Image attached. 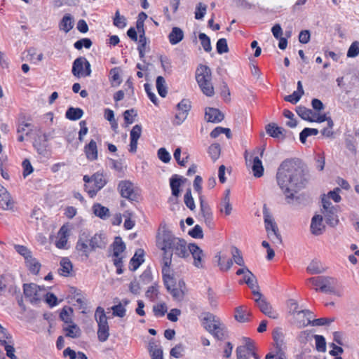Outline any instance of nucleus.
<instances>
[{
    "mask_svg": "<svg viewBox=\"0 0 359 359\" xmlns=\"http://www.w3.org/2000/svg\"><path fill=\"white\" fill-rule=\"evenodd\" d=\"M310 179L307 166L299 158H287L278 168L276 180L288 203L299 200L294 193L304 189Z\"/></svg>",
    "mask_w": 359,
    "mask_h": 359,
    "instance_id": "obj_1",
    "label": "nucleus"
},
{
    "mask_svg": "<svg viewBox=\"0 0 359 359\" xmlns=\"http://www.w3.org/2000/svg\"><path fill=\"white\" fill-rule=\"evenodd\" d=\"M196 80L203 94L208 97L214 95V88L211 83L212 72L208 66L201 64L198 66L196 70Z\"/></svg>",
    "mask_w": 359,
    "mask_h": 359,
    "instance_id": "obj_2",
    "label": "nucleus"
},
{
    "mask_svg": "<svg viewBox=\"0 0 359 359\" xmlns=\"http://www.w3.org/2000/svg\"><path fill=\"white\" fill-rule=\"evenodd\" d=\"M203 325L205 329L213 334L217 339L222 340L226 332L225 326L222 324L216 316L210 313H203Z\"/></svg>",
    "mask_w": 359,
    "mask_h": 359,
    "instance_id": "obj_3",
    "label": "nucleus"
},
{
    "mask_svg": "<svg viewBox=\"0 0 359 359\" xmlns=\"http://www.w3.org/2000/svg\"><path fill=\"white\" fill-rule=\"evenodd\" d=\"M314 286L319 287L316 288V291L321 292L330 293L341 297V293L337 291L335 285L337 280L330 276H320L312 277L307 280Z\"/></svg>",
    "mask_w": 359,
    "mask_h": 359,
    "instance_id": "obj_4",
    "label": "nucleus"
},
{
    "mask_svg": "<svg viewBox=\"0 0 359 359\" xmlns=\"http://www.w3.org/2000/svg\"><path fill=\"white\" fill-rule=\"evenodd\" d=\"M165 237L172 241L170 249L175 255L181 258L189 257V252L187 249V242L184 239L175 237L170 231L167 229L163 231L160 239H165Z\"/></svg>",
    "mask_w": 359,
    "mask_h": 359,
    "instance_id": "obj_5",
    "label": "nucleus"
},
{
    "mask_svg": "<svg viewBox=\"0 0 359 359\" xmlns=\"http://www.w3.org/2000/svg\"><path fill=\"white\" fill-rule=\"evenodd\" d=\"M95 319L97 323V339L100 342L106 341L109 337V326L104 309L98 306L95 312Z\"/></svg>",
    "mask_w": 359,
    "mask_h": 359,
    "instance_id": "obj_6",
    "label": "nucleus"
},
{
    "mask_svg": "<svg viewBox=\"0 0 359 359\" xmlns=\"http://www.w3.org/2000/svg\"><path fill=\"white\" fill-rule=\"evenodd\" d=\"M162 278L163 284L167 291L170 292L174 299L182 300L184 296V292L178 290L176 287L177 281L170 269H162Z\"/></svg>",
    "mask_w": 359,
    "mask_h": 359,
    "instance_id": "obj_7",
    "label": "nucleus"
},
{
    "mask_svg": "<svg viewBox=\"0 0 359 359\" xmlns=\"http://www.w3.org/2000/svg\"><path fill=\"white\" fill-rule=\"evenodd\" d=\"M263 215L264 221L265 224V229L268 233L269 236L273 235L276 241L281 243L282 239L281 236L278 231V228L276 223L273 221L272 215H271L269 208L266 205L264 204L263 206Z\"/></svg>",
    "mask_w": 359,
    "mask_h": 359,
    "instance_id": "obj_8",
    "label": "nucleus"
},
{
    "mask_svg": "<svg viewBox=\"0 0 359 359\" xmlns=\"http://www.w3.org/2000/svg\"><path fill=\"white\" fill-rule=\"evenodd\" d=\"M72 73L77 78L90 76V62L85 57H77L73 62Z\"/></svg>",
    "mask_w": 359,
    "mask_h": 359,
    "instance_id": "obj_9",
    "label": "nucleus"
},
{
    "mask_svg": "<svg viewBox=\"0 0 359 359\" xmlns=\"http://www.w3.org/2000/svg\"><path fill=\"white\" fill-rule=\"evenodd\" d=\"M159 241V248L163 251V266L162 269H170V266L172 264V258L173 255V252L170 249L171 240L169 238L165 237V239H160Z\"/></svg>",
    "mask_w": 359,
    "mask_h": 359,
    "instance_id": "obj_10",
    "label": "nucleus"
},
{
    "mask_svg": "<svg viewBox=\"0 0 359 359\" xmlns=\"http://www.w3.org/2000/svg\"><path fill=\"white\" fill-rule=\"evenodd\" d=\"M22 287L25 298L28 299L31 304H35L41 301L38 292L41 290H44V287H41L32 283H24Z\"/></svg>",
    "mask_w": 359,
    "mask_h": 359,
    "instance_id": "obj_11",
    "label": "nucleus"
},
{
    "mask_svg": "<svg viewBox=\"0 0 359 359\" xmlns=\"http://www.w3.org/2000/svg\"><path fill=\"white\" fill-rule=\"evenodd\" d=\"M244 158L247 165L252 163V170L255 177H261L264 175V167L262 161L258 156L253 157L252 154H249L246 150L244 153Z\"/></svg>",
    "mask_w": 359,
    "mask_h": 359,
    "instance_id": "obj_12",
    "label": "nucleus"
},
{
    "mask_svg": "<svg viewBox=\"0 0 359 359\" xmlns=\"http://www.w3.org/2000/svg\"><path fill=\"white\" fill-rule=\"evenodd\" d=\"M118 189L122 197L132 201H137L139 196L134 191L133 184L128 180H123L118 183Z\"/></svg>",
    "mask_w": 359,
    "mask_h": 359,
    "instance_id": "obj_13",
    "label": "nucleus"
},
{
    "mask_svg": "<svg viewBox=\"0 0 359 359\" xmlns=\"http://www.w3.org/2000/svg\"><path fill=\"white\" fill-rule=\"evenodd\" d=\"M200 212L203 218L204 222L209 229H213L215 226L213 221V214L209 204L205 201L203 196H199Z\"/></svg>",
    "mask_w": 359,
    "mask_h": 359,
    "instance_id": "obj_14",
    "label": "nucleus"
},
{
    "mask_svg": "<svg viewBox=\"0 0 359 359\" xmlns=\"http://www.w3.org/2000/svg\"><path fill=\"white\" fill-rule=\"evenodd\" d=\"M107 182L106 175H104L103 172H97L91 175V183L93 184L91 187V198H93L105 186Z\"/></svg>",
    "mask_w": 359,
    "mask_h": 359,
    "instance_id": "obj_15",
    "label": "nucleus"
},
{
    "mask_svg": "<svg viewBox=\"0 0 359 359\" xmlns=\"http://www.w3.org/2000/svg\"><path fill=\"white\" fill-rule=\"evenodd\" d=\"M187 181V178L177 175L174 174L171 176V177L169 180L170 182V187L171 189L172 195L175 197L178 198L181 194V186L184 184Z\"/></svg>",
    "mask_w": 359,
    "mask_h": 359,
    "instance_id": "obj_16",
    "label": "nucleus"
},
{
    "mask_svg": "<svg viewBox=\"0 0 359 359\" xmlns=\"http://www.w3.org/2000/svg\"><path fill=\"white\" fill-rule=\"evenodd\" d=\"M265 130L266 133L273 138L283 140L286 137L287 130L275 123H270L266 125Z\"/></svg>",
    "mask_w": 359,
    "mask_h": 359,
    "instance_id": "obj_17",
    "label": "nucleus"
},
{
    "mask_svg": "<svg viewBox=\"0 0 359 359\" xmlns=\"http://www.w3.org/2000/svg\"><path fill=\"white\" fill-rule=\"evenodd\" d=\"M188 249L194 258V265L198 269L203 268L202 260L204 253L203 250L196 243H190Z\"/></svg>",
    "mask_w": 359,
    "mask_h": 359,
    "instance_id": "obj_18",
    "label": "nucleus"
},
{
    "mask_svg": "<svg viewBox=\"0 0 359 359\" xmlns=\"http://www.w3.org/2000/svg\"><path fill=\"white\" fill-rule=\"evenodd\" d=\"M255 302L260 311L269 318L276 319L278 317V314L276 311H273L269 302L266 301V299H255Z\"/></svg>",
    "mask_w": 359,
    "mask_h": 359,
    "instance_id": "obj_19",
    "label": "nucleus"
},
{
    "mask_svg": "<svg viewBox=\"0 0 359 359\" xmlns=\"http://www.w3.org/2000/svg\"><path fill=\"white\" fill-rule=\"evenodd\" d=\"M323 217L320 215H315L312 219L310 226L311 232L315 236H320L325 230V226L323 224Z\"/></svg>",
    "mask_w": 359,
    "mask_h": 359,
    "instance_id": "obj_20",
    "label": "nucleus"
},
{
    "mask_svg": "<svg viewBox=\"0 0 359 359\" xmlns=\"http://www.w3.org/2000/svg\"><path fill=\"white\" fill-rule=\"evenodd\" d=\"M90 245L89 233L83 232L80 234L76 243V248L79 252H81L82 256L86 258L88 257V246Z\"/></svg>",
    "mask_w": 359,
    "mask_h": 359,
    "instance_id": "obj_21",
    "label": "nucleus"
},
{
    "mask_svg": "<svg viewBox=\"0 0 359 359\" xmlns=\"http://www.w3.org/2000/svg\"><path fill=\"white\" fill-rule=\"evenodd\" d=\"M205 118L208 122L219 123L224 118V115L218 109L207 107L205 109Z\"/></svg>",
    "mask_w": 359,
    "mask_h": 359,
    "instance_id": "obj_22",
    "label": "nucleus"
},
{
    "mask_svg": "<svg viewBox=\"0 0 359 359\" xmlns=\"http://www.w3.org/2000/svg\"><path fill=\"white\" fill-rule=\"evenodd\" d=\"M144 250L139 248L135 251L134 255L130 260L129 269L131 271H135L144 262Z\"/></svg>",
    "mask_w": 359,
    "mask_h": 359,
    "instance_id": "obj_23",
    "label": "nucleus"
},
{
    "mask_svg": "<svg viewBox=\"0 0 359 359\" xmlns=\"http://www.w3.org/2000/svg\"><path fill=\"white\" fill-rule=\"evenodd\" d=\"M75 20L73 15L69 13H66L60 20L58 27L60 30L63 31L65 33L69 32L74 27Z\"/></svg>",
    "mask_w": 359,
    "mask_h": 359,
    "instance_id": "obj_24",
    "label": "nucleus"
},
{
    "mask_svg": "<svg viewBox=\"0 0 359 359\" xmlns=\"http://www.w3.org/2000/svg\"><path fill=\"white\" fill-rule=\"evenodd\" d=\"M334 321L333 318H320L314 320H311V317L308 318L306 320H303L298 323V327H306L308 325H311L312 326H322L329 325L332 322Z\"/></svg>",
    "mask_w": 359,
    "mask_h": 359,
    "instance_id": "obj_25",
    "label": "nucleus"
},
{
    "mask_svg": "<svg viewBox=\"0 0 359 359\" xmlns=\"http://www.w3.org/2000/svg\"><path fill=\"white\" fill-rule=\"evenodd\" d=\"M93 214L100 218L101 219L106 220L110 216L109 209L99 203H95L92 207Z\"/></svg>",
    "mask_w": 359,
    "mask_h": 359,
    "instance_id": "obj_26",
    "label": "nucleus"
},
{
    "mask_svg": "<svg viewBox=\"0 0 359 359\" xmlns=\"http://www.w3.org/2000/svg\"><path fill=\"white\" fill-rule=\"evenodd\" d=\"M110 247L112 248V256L114 257H121V254L126 249V244L120 236L115 237L114 241Z\"/></svg>",
    "mask_w": 359,
    "mask_h": 359,
    "instance_id": "obj_27",
    "label": "nucleus"
},
{
    "mask_svg": "<svg viewBox=\"0 0 359 359\" xmlns=\"http://www.w3.org/2000/svg\"><path fill=\"white\" fill-rule=\"evenodd\" d=\"M184 36L183 30L178 27H174L168 35L169 42L172 45H176L183 40Z\"/></svg>",
    "mask_w": 359,
    "mask_h": 359,
    "instance_id": "obj_28",
    "label": "nucleus"
},
{
    "mask_svg": "<svg viewBox=\"0 0 359 359\" xmlns=\"http://www.w3.org/2000/svg\"><path fill=\"white\" fill-rule=\"evenodd\" d=\"M295 111L298 116H300L303 120L307 121L309 122H314V118L313 116L316 115V114L311 109H308L304 106L299 105L296 107Z\"/></svg>",
    "mask_w": 359,
    "mask_h": 359,
    "instance_id": "obj_29",
    "label": "nucleus"
},
{
    "mask_svg": "<svg viewBox=\"0 0 359 359\" xmlns=\"http://www.w3.org/2000/svg\"><path fill=\"white\" fill-rule=\"evenodd\" d=\"M60 264V268L58 269L59 274L65 277L70 276L73 265L69 259L67 257L62 258Z\"/></svg>",
    "mask_w": 359,
    "mask_h": 359,
    "instance_id": "obj_30",
    "label": "nucleus"
},
{
    "mask_svg": "<svg viewBox=\"0 0 359 359\" xmlns=\"http://www.w3.org/2000/svg\"><path fill=\"white\" fill-rule=\"evenodd\" d=\"M83 115V111L79 107H69L65 112V118L70 121H77Z\"/></svg>",
    "mask_w": 359,
    "mask_h": 359,
    "instance_id": "obj_31",
    "label": "nucleus"
},
{
    "mask_svg": "<svg viewBox=\"0 0 359 359\" xmlns=\"http://www.w3.org/2000/svg\"><path fill=\"white\" fill-rule=\"evenodd\" d=\"M107 238L104 234H95L91 237V250L95 248L103 249L106 247Z\"/></svg>",
    "mask_w": 359,
    "mask_h": 359,
    "instance_id": "obj_32",
    "label": "nucleus"
},
{
    "mask_svg": "<svg viewBox=\"0 0 359 359\" xmlns=\"http://www.w3.org/2000/svg\"><path fill=\"white\" fill-rule=\"evenodd\" d=\"M250 313L247 312L243 306H238L235 309V319L239 323H245L249 320Z\"/></svg>",
    "mask_w": 359,
    "mask_h": 359,
    "instance_id": "obj_33",
    "label": "nucleus"
},
{
    "mask_svg": "<svg viewBox=\"0 0 359 359\" xmlns=\"http://www.w3.org/2000/svg\"><path fill=\"white\" fill-rule=\"evenodd\" d=\"M25 260L26 266L28 267L29 271L34 275L39 273L41 269V264L36 260V258L32 257V255L29 256L27 259Z\"/></svg>",
    "mask_w": 359,
    "mask_h": 359,
    "instance_id": "obj_34",
    "label": "nucleus"
},
{
    "mask_svg": "<svg viewBox=\"0 0 359 359\" xmlns=\"http://www.w3.org/2000/svg\"><path fill=\"white\" fill-rule=\"evenodd\" d=\"M13 206L14 201L9 192L0 196V208L3 210H13Z\"/></svg>",
    "mask_w": 359,
    "mask_h": 359,
    "instance_id": "obj_35",
    "label": "nucleus"
},
{
    "mask_svg": "<svg viewBox=\"0 0 359 359\" xmlns=\"http://www.w3.org/2000/svg\"><path fill=\"white\" fill-rule=\"evenodd\" d=\"M109 81L112 87H117L120 86L122 79L120 76V68H112L109 72Z\"/></svg>",
    "mask_w": 359,
    "mask_h": 359,
    "instance_id": "obj_36",
    "label": "nucleus"
},
{
    "mask_svg": "<svg viewBox=\"0 0 359 359\" xmlns=\"http://www.w3.org/2000/svg\"><path fill=\"white\" fill-rule=\"evenodd\" d=\"M156 86L158 95L161 97H165L168 93V88L165 79L162 76H158L156 80Z\"/></svg>",
    "mask_w": 359,
    "mask_h": 359,
    "instance_id": "obj_37",
    "label": "nucleus"
},
{
    "mask_svg": "<svg viewBox=\"0 0 359 359\" xmlns=\"http://www.w3.org/2000/svg\"><path fill=\"white\" fill-rule=\"evenodd\" d=\"M63 331L65 332V336L67 337L75 339L80 336V329L73 322L71 325L64 327Z\"/></svg>",
    "mask_w": 359,
    "mask_h": 359,
    "instance_id": "obj_38",
    "label": "nucleus"
},
{
    "mask_svg": "<svg viewBox=\"0 0 359 359\" xmlns=\"http://www.w3.org/2000/svg\"><path fill=\"white\" fill-rule=\"evenodd\" d=\"M323 213L325 215V222L329 226L334 227L337 225L339 219L337 218V215H336V209L325 211Z\"/></svg>",
    "mask_w": 359,
    "mask_h": 359,
    "instance_id": "obj_39",
    "label": "nucleus"
},
{
    "mask_svg": "<svg viewBox=\"0 0 359 359\" xmlns=\"http://www.w3.org/2000/svg\"><path fill=\"white\" fill-rule=\"evenodd\" d=\"M308 273L311 274H320L325 272V268L317 260H313L306 268Z\"/></svg>",
    "mask_w": 359,
    "mask_h": 359,
    "instance_id": "obj_40",
    "label": "nucleus"
},
{
    "mask_svg": "<svg viewBox=\"0 0 359 359\" xmlns=\"http://www.w3.org/2000/svg\"><path fill=\"white\" fill-rule=\"evenodd\" d=\"M243 283H245V284H247L248 286L251 290H253L255 287L257 289H259L257 278L253 274L252 272H250L249 274L244 275V280H243V281L240 280L239 283L242 284Z\"/></svg>",
    "mask_w": 359,
    "mask_h": 359,
    "instance_id": "obj_41",
    "label": "nucleus"
},
{
    "mask_svg": "<svg viewBox=\"0 0 359 359\" xmlns=\"http://www.w3.org/2000/svg\"><path fill=\"white\" fill-rule=\"evenodd\" d=\"M318 133L316 128H304L299 133V140L302 144H305L308 137L317 135Z\"/></svg>",
    "mask_w": 359,
    "mask_h": 359,
    "instance_id": "obj_42",
    "label": "nucleus"
},
{
    "mask_svg": "<svg viewBox=\"0 0 359 359\" xmlns=\"http://www.w3.org/2000/svg\"><path fill=\"white\" fill-rule=\"evenodd\" d=\"M0 345L4 347L6 352V355L11 359H17L15 355L14 342L8 344L5 339H0Z\"/></svg>",
    "mask_w": 359,
    "mask_h": 359,
    "instance_id": "obj_43",
    "label": "nucleus"
},
{
    "mask_svg": "<svg viewBox=\"0 0 359 359\" xmlns=\"http://www.w3.org/2000/svg\"><path fill=\"white\" fill-rule=\"evenodd\" d=\"M231 255L233 262L241 266H244L245 262L241 255V250L236 246L231 248Z\"/></svg>",
    "mask_w": 359,
    "mask_h": 359,
    "instance_id": "obj_44",
    "label": "nucleus"
},
{
    "mask_svg": "<svg viewBox=\"0 0 359 359\" xmlns=\"http://www.w3.org/2000/svg\"><path fill=\"white\" fill-rule=\"evenodd\" d=\"M73 313V309L69 306H65L60 313V318L65 323H72L71 314Z\"/></svg>",
    "mask_w": 359,
    "mask_h": 359,
    "instance_id": "obj_45",
    "label": "nucleus"
},
{
    "mask_svg": "<svg viewBox=\"0 0 359 359\" xmlns=\"http://www.w3.org/2000/svg\"><path fill=\"white\" fill-rule=\"evenodd\" d=\"M113 25L119 29L124 28L127 25L126 18L125 16L121 15L118 9L116 10L114 17L113 18Z\"/></svg>",
    "mask_w": 359,
    "mask_h": 359,
    "instance_id": "obj_46",
    "label": "nucleus"
},
{
    "mask_svg": "<svg viewBox=\"0 0 359 359\" xmlns=\"http://www.w3.org/2000/svg\"><path fill=\"white\" fill-rule=\"evenodd\" d=\"M210 158L213 161L217 160L219 157L221 153V147L219 143H213L212 144L208 151Z\"/></svg>",
    "mask_w": 359,
    "mask_h": 359,
    "instance_id": "obj_47",
    "label": "nucleus"
},
{
    "mask_svg": "<svg viewBox=\"0 0 359 359\" xmlns=\"http://www.w3.org/2000/svg\"><path fill=\"white\" fill-rule=\"evenodd\" d=\"M316 341V349L318 352L326 351V341L323 335L315 334L313 336Z\"/></svg>",
    "mask_w": 359,
    "mask_h": 359,
    "instance_id": "obj_48",
    "label": "nucleus"
},
{
    "mask_svg": "<svg viewBox=\"0 0 359 359\" xmlns=\"http://www.w3.org/2000/svg\"><path fill=\"white\" fill-rule=\"evenodd\" d=\"M198 39L204 50L208 53L210 52L212 50V46L210 37L205 33H200Z\"/></svg>",
    "mask_w": 359,
    "mask_h": 359,
    "instance_id": "obj_49",
    "label": "nucleus"
},
{
    "mask_svg": "<svg viewBox=\"0 0 359 359\" xmlns=\"http://www.w3.org/2000/svg\"><path fill=\"white\" fill-rule=\"evenodd\" d=\"M137 116V111L133 108L130 109H127L123 113L124 122L126 125L132 124L135 121L133 117H136Z\"/></svg>",
    "mask_w": 359,
    "mask_h": 359,
    "instance_id": "obj_50",
    "label": "nucleus"
},
{
    "mask_svg": "<svg viewBox=\"0 0 359 359\" xmlns=\"http://www.w3.org/2000/svg\"><path fill=\"white\" fill-rule=\"evenodd\" d=\"M273 339L275 342V349L283 348V346H284L283 336L279 329H276L273 331Z\"/></svg>",
    "mask_w": 359,
    "mask_h": 359,
    "instance_id": "obj_51",
    "label": "nucleus"
},
{
    "mask_svg": "<svg viewBox=\"0 0 359 359\" xmlns=\"http://www.w3.org/2000/svg\"><path fill=\"white\" fill-rule=\"evenodd\" d=\"M184 201L186 206L191 210H194L196 208L195 202L192 197L191 190L190 188H188L186 191L184 196Z\"/></svg>",
    "mask_w": 359,
    "mask_h": 359,
    "instance_id": "obj_52",
    "label": "nucleus"
},
{
    "mask_svg": "<svg viewBox=\"0 0 359 359\" xmlns=\"http://www.w3.org/2000/svg\"><path fill=\"white\" fill-rule=\"evenodd\" d=\"M216 50L218 54H224L229 52V49L227 44V41L224 38L218 39L216 43Z\"/></svg>",
    "mask_w": 359,
    "mask_h": 359,
    "instance_id": "obj_53",
    "label": "nucleus"
},
{
    "mask_svg": "<svg viewBox=\"0 0 359 359\" xmlns=\"http://www.w3.org/2000/svg\"><path fill=\"white\" fill-rule=\"evenodd\" d=\"M207 11V6L201 2L198 3L196 6L195 19L202 20Z\"/></svg>",
    "mask_w": 359,
    "mask_h": 359,
    "instance_id": "obj_54",
    "label": "nucleus"
},
{
    "mask_svg": "<svg viewBox=\"0 0 359 359\" xmlns=\"http://www.w3.org/2000/svg\"><path fill=\"white\" fill-rule=\"evenodd\" d=\"M114 316L123 318L126 316V309L122 305V303L114 305L111 307Z\"/></svg>",
    "mask_w": 359,
    "mask_h": 359,
    "instance_id": "obj_55",
    "label": "nucleus"
},
{
    "mask_svg": "<svg viewBox=\"0 0 359 359\" xmlns=\"http://www.w3.org/2000/svg\"><path fill=\"white\" fill-rule=\"evenodd\" d=\"M167 310V306L165 303H161L153 306V312L156 317L164 316Z\"/></svg>",
    "mask_w": 359,
    "mask_h": 359,
    "instance_id": "obj_56",
    "label": "nucleus"
},
{
    "mask_svg": "<svg viewBox=\"0 0 359 359\" xmlns=\"http://www.w3.org/2000/svg\"><path fill=\"white\" fill-rule=\"evenodd\" d=\"M191 108V102L188 99H182L181 102L177 104V109L180 111L186 113L187 115Z\"/></svg>",
    "mask_w": 359,
    "mask_h": 359,
    "instance_id": "obj_57",
    "label": "nucleus"
},
{
    "mask_svg": "<svg viewBox=\"0 0 359 359\" xmlns=\"http://www.w3.org/2000/svg\"><path fill=\"white\" fill-rule=\"evenodd\" d=\"M359 55V41H353L348 49L346 55L348 57H355Z\"/></svg>",
    "mask_w": 359,
    "mask_h": 359,
    "instance_id": "obj_58",
    "label": "nucleus"
},
{
    "mask_svg": "<svg viewBox=\"0 0 359 359\" xmlns=\"http://www.w3.org/2000/svg\"><path fill=\"white\" fill-rule=\"evenodd\" d=\"M188 234L196 239H201L203 238V229L198 224L195 225L191 230H189Z\"/></svg>",
    "mask_w": 359,
    "mask_h": 359,
    "instance_id": "obj_59",
    "label": "nucleus"
},
{
    "mask_svg": "<svg viewBox=\"0 0 359 359\" xmlns=\"http://www.w3.org/2000/svg\"><path fill=\"white\" fill-rule=\"evenodd\" d=\"M157 154L158 158L165 163H169L171 159L170 153L164 147L160 148L158 150Z\"/></svg>",
    "mask_w": 359,
    "mask_h": 359,
    "instance_id": "obj_60",
    "label": "nucleus"
},
{
    "mask_svg": "<svg viewBox=\"0 0 359 359\" xmlns=\"http://www.w3.org/2000/svg\"><path fill=\"white\" fill-rule=\"evenodd\" d=\"M152 278V273L149 267L146 269L140 276V281L144 285H147L151 282Z\"/></svg>",
    "mask_w": 359,
    "mask_h": 359,
    "instance_id": "obj_61",
    "label": "nucleus"
},
{
    "mask_svg": "<svg viewBox=\"0 0 359 359\" xmlns=\"http://www.w3.org/2000/svg\"><path fill=\"white\" fill-rule=\"evenodd\" d=\"M14 248L18 253L25 258V259H27V258L32 255L30 250L25 245H15Z\"/></svg>",
    "mask_w": 359,
    "mask_h": 359,
    "instance_id": "obj_62",
    "label": "nucleus"
},
{
    "mask_svg": "<svg viewBox=\"0 0 359 359\" xmlns=\"http://www.w3.org/2000/svg\"><path fill=\"white\" fill-rule=\"evenodd\" d=\"M144 87L147 93V95L149 100H151V102L154 103L155 105H158V98L156 96L155 93L151 91V85L147 83L144 85Z\"/></svg>",
    "mask_w": 359,
    "mask_h": 359,
    "instance_id": "obj_63",
    "label": "nucleus"
},
{
    "mask_svg": "<svg viewBox=\"0 0 359 359\" xmlns=\"http://www.w3.org/2000/svg\"><path fill=\"white\" fill-rule=\"evenodd\" d=\"M45 302L50 307H54L57 305V297L52 292H47L45 296Z\"/></svg>",
    "mask_w": 359,
    "mask_h": 359,
    "instance_id": "obj_64",
    "label": "nucleus"
}]
</instances>
